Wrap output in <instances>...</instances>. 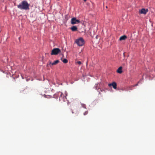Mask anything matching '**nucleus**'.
I'll return each mask as SVG.
<instances>
[{"mask_svg": "<svg viewBox=\"0 0 155 155\" xmlns=\"http://www.w3.org/2000/svg\"><path fill=\"white\" fill-rule=\"evenodd\" d=\"M29 5L26 0L22 1L21 3L17 5V7L21 10L29 9Z\"/></svg>", "mask_w": 155, "mask_h": 155, "instance_id": "f257e3e1", "label": "nucleus"}, {"mask_svg": "<svg viewBox=\"0 0 155 155\" xmlns=\"http://www.w3.org/2000/svg\"><path fill=\"white\" fill-rule=\"evenodd\" d=\"M57 95L59 98L60 101H65V100L66 99V96L67 95L66 93H65V95L62 92H59L58 93Z\"/></svg>", "mask_w": 155, "mask_h": 155, "instance_id": "f03ea898", "label": "nucleus"}, {"mask_svg": "<svg viewBox=\"0 0 155 155\" xmlns=\"http://www.w3.org/2000/svg\"><path fill=\"white\" fill-rule=\"evenodd\" d=\"M75 42L80 46H82L84 44V40L82 38H79L76 39Z\"/></svg>", "mask_w": 155, "mask_h": 155, "instance_id": "7ed1b4c3", "label": "nucleus"}, {"mask_svg": "<svg viewBox=\"0 0 155 155\" xmlns=\"http://www.w3.org/2000/svg\"><path fill=\"white\" fill-rule=\"evenodd\" d=\"M61 52V50L58 48H55L51 51V55H57Z\"/></svg>", "mask_w": 155, "mask_h": 155, "instance_id": "20e7f679", "label": "nucleus"}, {"mask_svg": "<svg viewBox=\"0 0 155 155\" xmlns=\"http://www.w3.org/2000/svg\"><path fill=\"white\" fill-rule=\"evenodd\" d=\"M80 22V21L79 20L77 19L76 18H72L71 20V23L72 25H74Z\"/></svg>", "mask_w": 155, "mask_h": 155, "instance_id": "39448f33", "label": "nucleus"}, {"mask_svg": "<svg viewBox=\"0 0 155 155\" xmlns=\"http://www.w3.org/2000/svg\"><path fill=\"white\" fill-rule=\"evenodd\" d=\"M148 11V10L147 9L142 8L139 11V12L140 14L145 15Z\"/></svg>", "mask_w": 155, "mask_h": 155, "instance_id": "423d86ee", "label": "nucleus"}, {"mask_svg": "<svg viewBox=\"0 0 155 155\" xmlns=\"http://www.w3.org/2000/svg\"><path fill=\"white\" fill-rule=\"evenodd\" d=\"M108 85L110 87L111 86H112L113 88L114 89H116L117 88V84L114 82H113L112 83H110L108 84Z\"/></svg>", "mask_w": 155, "mask_h": 155, "instance_id": "0eeeda50", "label": "nucleus"}, {"mask_svg": "<svg viewBox=\"0 0 155 155\" xmlns=\"http://www.w3.org/2000/svg\"><path fill=\"white\" fill-rule=\"evenodd\" d=\"M71 30L73 31H77L78 29L77 27L75 26H73L71 28Z\"/></svg>", "mask_w": 155, "mask_h": 155, "instance_id": "6e6552de", "label": "nucleus"}, {"mask_svg": "<svg viewBox=\"0 0 155 155\" xmlns=\"http://www.w3.org/2000/svg\"><path fill=\"white\" fill-rule=\"evenodd\" d=\"M127 38V37L126 36L124 35L121 36V37H120L119 38V40L120 41H121L122 40H124L126 39Z\"/></svg>", "mask_w": 155, "mask_h": 155, "instance_id": "1a4fd4ad", "label": "nucleus"}, {"mask_svg": "<svg viewBox=\"0 0 155 155\" xmlns=\"http://www.w3.org/2000/svg\"><path fill=\"white\" fill-rule=\"evenodd\" d=\"M122 67H120L117 70V72L121 74L122 72Z\"/></svg>", "mask_w": 155, "mask_h": 155, "instance_id": "9d476101", "label": "nucleus"}, {"mask_svg": "<svg viewBox=\"0 0 155 155\" xmlns=\"http://www.w3.org/2000/svg\"><path fill=\"white\" fill-rule=\"evenodd\" d=\"M59 62L58 60H56L51 64V65H55L58 63Z\"/></svg>", "mask_w": 155, "mask_h": 155, "instance_id": "9b49d317", "label": "nucleus"}, {"mask_svg": "<svg viewBox=\"0 0 155 155\" xmlns=\"http://www.w3.org/2000/svg\"><path fill=\"white\" fill-rule=\"evenodd\" d=\"M62 61L64 63H67L68 62V60L66 59H64L62 60Z\"/></svg>", "mask_w": 155, "mask_h": 155, "instance_id": "f8f14e48", "label": "nucleus"}, {"mask_svg": "<svg viewBox=\"0 0 155 155\" xmlns=\"http://www.w3.org/2000/svg\"><path fill=\"white\" fill-rule=\"evenodd\" d=\"M88 111H86L84 113V115H85L88 114Z\"/></svg>", "mask_w": 155, "mask_h": 155, "instance_id": "ddd939ff", "label": "nucleus"}, {"mask_svg": "<svg viewBox=\"0 0 155 155\" xmlns=\"http://www.w3.org/2000/svg\"><path fill=\"white\" fill-rule=\"evenodd\" d=\"M52 63H51V61H50L49 62V64H47V65H49L50 66H51V64Z\"/></svg>", "mask_w": 155, "mask_h": 155, "instance_id": "4468645a", "label": "nucleus"}, {"mask_svg": "<svg viewBox=\"0 0 155 155\" xmlns=\"http://www.w3.org/2000/svg\"><path fill=\"white\" fill-rule=\"evenodd\" d=\"M77 63L79 65H81V63L80 61H78L77 62Z\"/></svg>", "mask_w": 155, "mask_h": 155, "instance_id": "2eb2a0df", "label": "nucleus"}, {"mask_svg": "<svg viewBox=\"0 0 155 155\" xmlns=\"http://www.w3.org/2000/svg\"><path fill=\"white\" fill-rule=\"evenodd\" d=\"M138 85V84L137 83V84H135L134 85V86H137Z\"/></svg>", "mask_w": 155, "mask_h": 155, "instance_id": "dca6fc26", "label": "nucleus"}, {"mask_svg": "<svg viewBox=\"0 0 155 155\" xmlns=\"http://www.w3.org/2000/svg\"><path fill=\"white\" fill-rule=\"evenodd\" d=\"M85 107H86V106L85 105H84V106H83V107L85 108Z\"/></svg>", "mask_w": 155, "mask_h": 155, "instance_id": "f3484780", "label": "nucleus"}, {"mask_svg": "<svg viewBox=\"0 0 155 155\" xmlns=\"http://www.w3.org/2000/svg\"><path fill=\"white\" fill-rule=\"evenodd\" d=\"M72 114H74V112L72 111Z\"/></svg>", "mask_w": 155, "mask_h": 155, "instance_id": "a211bd4d", "label": "nucleus"}]
</instances>
